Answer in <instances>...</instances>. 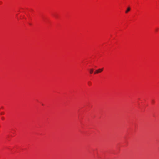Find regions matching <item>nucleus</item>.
<instances>
[{"instance_id":"obj_1","label":"nucleus","mask_w":159,"mask_h":159,"mask_svg":"<svg viewBox=\"0 0 159 159\" xmlns=\"http://www.w3.org/2000/svg\"><path fill=\"white\" fill-rule=\"evenodd\" d=\"M103 68H102L101 69H98L97 70L94 72V74H98L99 73H100L103 71Z\"/></svg>"},{"instance_id":"obj_2","label":"nucleus","mask_w":159,"mask_h":159,"mask_svg":"<svg viewBox=\"0 0 159 159\" xmlns=\"http://www.w3.org/2000/svg\"><path fill=\"white\" fill-rule=\"evenodd\" d=\"M130 7H128L127 8V10L125 11V13H127L129 11H130Z\"/></svg>"},{"instance_id":"obj_3","label":"nucleus","mask_w":159,"mask_h":159,"mask_svg":"<svg viewBox=\"0 0 159 159\" xmlns=\"http://www.w3.org/2000/svg\"><path fill=\"white\" fill-rule=\"evenodd\" d=\"M93 71V69H91L90 70V74H92Z\"/></svg>"},{"instance_id":"obj_4","label":"nucleus","mask_w":159,"mask_h":159,"mask_svg":"<svg viewBox=\"0 0 159 159\" xmlns=\"http://www.w3.org/2000/svg\"><path fill=\"white\" fill-rule=\"evenodd\" d=\"M4 114V112H2L1 113V115H3V114Z\"/></svg>"},{"instance_id":"obj_5","label":"nucleus","mask_w":159,"mask_h":159,"mask_svg":"<svg viewBox=\"0 0 159 159\" xmlns=\"http://www.w3.org/2000/svg\"><path fill=\"white\" fill-rule=\"evenodd\" d=\"M2 120H3L4 119V118L3 117H2Z\"/></svg>"}]
</instances>
